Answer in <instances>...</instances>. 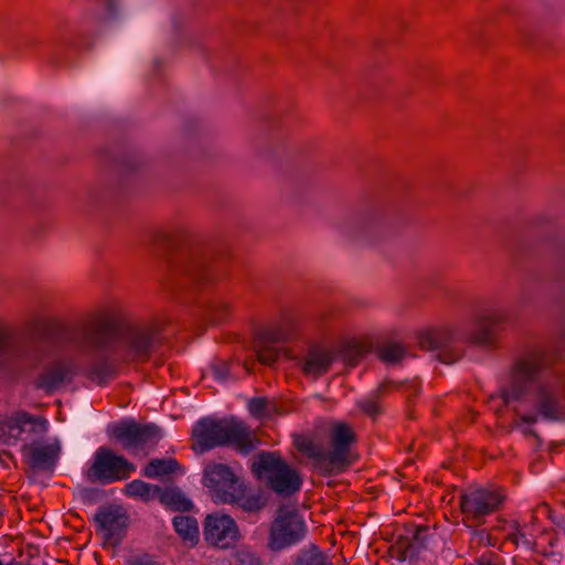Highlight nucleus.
I'll return each mask as SVG.
<instances>
[{
	"label": "nucleus",
	"instance_id": "58836bf2",
	"mask_svg": "<svg viewBox=\"0 0 565 565\" xmlns=\"http://www.w3.org/2000/svg\"><path fill=\"white\" fill-rule=\"evenodd\" d=\"M512 536L515 540V542H519L520 539H525V535L521 533L520 530H518L516 533L512 534Z\"/></svg>",
	"mask_w": 565,
	"mask_h": 565
},
{
	"label": "nucleus",
	"instance_id": "f03ea898",
	"mask_svg": "<svg viewBox=\"0 0 565 565\" xmlns=\"http://www.w3.org/2000/svg\"><path fill=\"white\" fill-rule=\"evenodd\" d=\"M557 360V350L531 345L514 358L509 379L500 388L503 403L515 404L514 426L525 436L539 439L530 425L540 418L557 422L565 416V376L554 370Z\"/></svg>",
	"mask_w": 565,
	"mask_h": 565
},
{
	"label": "nucleus",
	"instance_id": "b1692460",
	"mask_svg": "<svg viewBox=\"0 0 565 565\" xmlns=\"http://www.w3.org/2000/svg\"><path fill=\"white\" fill-rule=\"evenodd\" d=\"M245 490H246V487L241 481V483L234 490L236 495H235V499H233L231 504H236L238 508H241L245 512L260 511L266 504V501L263 498V495L259 493L245 495Z\"/></svg>",
	"mask_w": 565,
	"mask_h": 565
},
{
	"label": "nucleus",
	"instance_id": "72a5a7b5",
	"mask_svg": "<svg viewBox=\"0 0 565 565\" xmlns=\"http://www.w3.org/2000/svg\"><path fill=\"white\" fill-rule=\"evenodd\" d=\"M470 565H499V564L494 561V555L492 553H489V554H483L475 563H472Z\"/></svg>",
	"mask_w": 565,
	"mask_h": 565
},
{
	"label": "nucleus",
	"instance_id": "39448f33",
	"mask_svg": "<svg viewBox=\"0 0 565 565\" xmlns=\"http://www.w3.org/2000/svg\"><path fill=\"white\" fill-rule=\"evenodd\" d=\"M114 353L122 362H145L160 343V331L156 323H126L114 321Z\"/></svg>",
	"mask_w": 565,
	"mask_h": 565
},
{
	"label": "nucleus",
	"instance_id": "1a4fd4ad",
	"mask_svg": "<svg viewBox=\"0 0 565 565\" xmlns=\"http://www.w3.org/2000/svg\"><path fill=\"white\" fill-rule=\"evenodd\" d=\"M505 493L500 488H478L460 495V509L466 520L476 524L484 522L486 516L501 509Z\"/></svg>",
	"mask_w": 565,
	"mask_h": 565
},
{
	"label": "nucleus",
	"instance_id": "a211bd4d",
	"mask_svg": "<svg viewBox=\"0 0 565 565\" xmlns=\"http://www.w3.org/2000/svg\"><path fill=\"white\" fill-rule=\"evenodd\" d=\"M334 361V354L321 347H311L301 360V371L306 376L319 377L327 373Z\"/></svg>",
	"mask_w": 565,
	"mask_h": 565
},
{
	"label": "nucleus",
	"instance_id": "c9c22d12",
	"mask_svg": "<svg viewBox=\"0 0 565 565\" xmlns=\"http://www.w3.org/2000/svg\"><path fill=\"white\" fill-rule=\"evenodd\" d=\"M131 565H161L160 563L153 561L152 558L146 556L141 558H137L131 562Z\"/></svg>",
	"mask_w": 565,
	"mask_h": 565
},
{
	"label": "nucleus",
	"instance_id": "393cba45",
	"mask_svg": "<svg viewBox=\"0 0 565 565\" xmlns=\"http://www.w3.org/2000/svg\"><path fill=\"white\" fill-rule=\"evenodd\" d=\"M159 500L163 505L174 511L185 512L192 509V502L178 488H168L164 490L160 488Z\"/></svg>",
	"mask_w": 565,
	"mask_h": 565
},
{
	"label": "nucleus",
	"instance_id": "412c9836",
	"mask_svg": "<svg viewBox=\"0 0 565 565\" xmlns=\"http://www.w3.org/2000/svg\"><path fill=\"white\" fill-rule=\"evenodd\" d=\"M399 385L392 381H383L376 390L372 391L367 396L358 401V407L367 416L375 417L381 414L382 396L390 390L397 388Z\"/></svg>",
	"mask_w": 565,
	"mask_h": 565
},
{
	"label": "nucleus",
	"instance_id": "f8f14e48",
	"mask_svg": "<svg viewBox=\"0 0 565 565\" xmlns=\"http://www.w3.org/2000/svg\"><path fill=\"white\" fill-rule=\"evenodd\" d=\"M202 482L214 502L232 503L236 495L234 490L241 480L227 465L210 462L204 467Z\"/></svg>",
	"mask_w": 565,
	"mask_h": 565
},
{
	"label": "nucleus",
	"instance_id": "423d86ee",
	"mask_svg": "<svg viewBox=\"0 0 565 565\" xmlns=\"http://www.w3.org/2000/svg\"><path fill=\"white\" fill-rule=\"evenodd\" d=\"M252 471L257 479H266L276 493L290 497L302 486L300 475L275 452L262 451L253 461Z\"/></svg>",
	"mask_w": 565,
	"mask_h": 565
},
{
	"label": "nucleus",
	"instance_id": "7ed1b4c3",
	"mask_svg": "<svg viewBox=\"0 0 565 565\" xmlns=\"http://www.w3.org/2000/svg\"><path fill=\"white\" fill-rule=\"evenodd\" d=\"M509 320V315L503 311H494L482 315L476 319L475 331L467 332L462 327H436L423 331L418 341L425 350H439V360L446 364L458 361L462 351L459 348L462 343L489 345L494 338V328Z\"/></svg>",
	"mask_w": 565,
	"mask_h": 565
},
{
	"label": "nucleus",
	"instance_id": "2f4dec72",
	"mask_svg": "<svg viewBox=\"0 0 565 565\" xmlns=\"http://www.w3.org/2000/svg\"><path fill=\"white\" fill-rule=\"evenodd\" d=\"M231 364L225 361L215 362L211 365V372L215 380L225 382L230 379Z\"/></svg>",
	"mask_w": 565,
	"mask_h": 565
},
{
	"label": "nucleus",
	"instance_id": "a878e982",
	"mask_svg": "<svg viewBox=\"0 0 565 565\" xmlns=\"http://www.w3.org/2000/svg\"><path fill=\"white\" fill-rule=\"evenodd\" d=\"M173 526L175 532L184 540L192 544L199 540V524L198 521L188 515H178L173 518Z\"/></svg>",
	"mask_w": 565,
	"mask_h": 565
},
{
	"label": "nucleus",
	"instance_id": "6ab92c4d",
	"mask_svg": "<svg viewBox=\"0 0 565 565\" xmlns=\"http://www.w3.org/2000/svg\"><path fill=\"white\" fill-rule=\"evenodd\" d=\"M180 271L188 281L196 285L199 288H204L213 280V275L210 268L201 257L185 260L182 264Z\"/></svg>",
	"mask_w": 565,
	"mask_h": 565
},
{
	"label": "nucleus",
	"instance_id": "c85d7f7f",
	"mask_svg": "<svg viewBox=\"0 0 565 565\" xmlns=\"http://www.w3.org/2000/svg\"><path fill=\"white\" fill-rule=\"evenodd\" d=\"M367 352L365 344L352 341L348 342L342 350V358L350 366H355Z\"/></svg>",
	"mask_w": 565,
	"mask_h": 565
},
{
	"label": "nucleus",
	"instance_id": "f3484780",
	"mask_svg": "<svg viewBox=\"0 0 565 565\" xmlns=\"http://www.w3.org/2000/svg\"><path fill=\"white\" fill-rule=\"evenodd\" d=\"M284 342L266 327L259 329L254 338V348L258 361L265 365L276 363L282 352Z\"/></svg>",
	"mask_w": 565,
	"mask_h": 565
},
{
	"label": "nucleus",
	"instance_id": "ddd939ff",
	"mask_svg": "<svg viewBox=\"0 0 565 565\" xmlns=\"http://www.w3.org/2000/svg\"><path fill=\"white\" fill-rule=\"evenodd\" d=\"M113 436L122 444L125 449H132L157 443L161 439L162 434L156 424H138L135 420H126L114 425Z\"/></svg>",
	"mask_w": 565,
	"mask_h": 565
},
{
	"label": "nucleus",
	"instance_id": "2eb2a0df",
	"mask_svg": "<svg viewBox=\"0 0 565 565\" xmlns=\"http://www.w3.org/2000/svg\"><path fill=\"white\" fill-rule=\"evenodd\" d=\"M238 534V527L230 515H207L204 524V536L210 544L220 548H227L235 544Z\"/></svg>",
	"mask_w": 565,
	"mask_h": 565
},
{
	"label": "nucleus",
	"instance_id": "473e14b6",
	"mask_svg": "<svg viewBox=\"0 0 565 565\" xmlns=\"http://www.w3.org/2000/svg\"><path fill=\"white\" fill-rule=\"evenodd\" d=\"M267 408V401L263 397H253L248 403V409L255 417L264 416Z\"/></svg>",
	"mask_w": 565,
	"mask_h": 565
},
{
	"label": "nucleus",
	"instance_id": "7c9ffc66",
	"mask_svg": "<svg viewBox=\"0 0 565 565\" xmlns=\"http://www.w3.org/2000/svg\"><path fill=\"white\" fill-rule=\"evenodd\" d=\"M405 356V348L401 343L391 342L380 350V359L386 363H397Z\"/></svg>",
	"mask_w": 565,
	"mask_h": 565
},
{
	"label": "nucleus",
	"instance_id": "f257e3e1",
	"mask_svg": "<svg viewBox=\"0 0 565 565\" xmlns=\"http://www.w3.org/2000/svg\"><path fill=\"white\" fill-rule=\"evenodd\" d=\"M29 331L33 341L17 347L13 355L33 367H41L34 379L35 388L53 394L78 375L99 386L115 379L116 367L108 359L98 358L84 367L68 351L71 348L82 352L111 350L115 330L114 319L108 315L95 313L75 324L36 319L30 322Z\"/></svg>",
	"mask_w": 565,
	"mask_h": 565
},
{
	"label": "nucleus",
	"instance_id": "aec40b11",
	"mask_svg": "<svg viewBox=\"0 0 565 565\" xmlns=\"http://www.w3.org/2000/svg\"><path fill=\"white\" fill-rule=\"evenodd\" d=\"M268 328L277 339H280L284 343L295 339L299 333V321L296 313L290 311L282 312L279 318L265 326Z\"/></svg>",
	"mask_w": 565,
	"mask_h": 565
},
{
	"label": "nucleus",
	"instance_id": "dca6fc26",
	"mask_svg": "<svg viewBox=\"0 0 565 565\" xmlns=\"http://www.w3.org/2000/svg\"><path fill=\"white\" fill-rule=\"evenodd\" d=\"M22 455L25 462L33 470H52L58 459L60 447L34 438L22 445Z\"/></svg>",
	"mask_w": 565,
	"mask_h": 565
},
{
	"label": "nucleus",
	"instance_id": "f704fd0d",
	"mask_svg": "<svg viewBox=\"0 0 565 565\" xmlns=\"http://www.w3.org/2000/svg\"><path fill=\"white\" fill-rule=\"evenodd\" d=\"M427 532L428 529L425 526L417 527L414 533V541L419 545H424Z\"/></svg>",
	"mask_w": 565,
	"mask_h": 565
},
{
	"label": "nucleus",
	"instance_id": "e433bc0d",
	"mask_svg": "<svg viewBox=\"0 0 565 565\" xmlns=\"http://www.w3.org/2000/svg\"><path fill=\"white\" fill-rule=\"evenodd\" d=\"M551 546H556L557 544L565 545V529L559 532L554 540L551 541Z\"/></svg>",
	"mask_w": 565,
	"mask_h": 565
},
{
	"label": "nucleus",
	"instance_id": "4c0bfd02",
	"mask_svg": "<svg viewBox=\"0 0 565 565\" xmlns=\"http://www.w3.org/2000/svg\"><path fill=\"white\" fill-rule=\"evenodd\" d=\"M4 348H6V338H4L3 332L0 330V353L3 352Z\"/></svg>",
	"mask_w": 565,
	"mask_h": 565
},
{
	"label": "nucleus",
	"instance_id": "9d476101",
	"mask_svg": "<svg viewBox=\"0 0 565 565\" xmlns=\"http://www.w3.org/2000/svg\"><path fill=\"white\" fill-rule=\"evenodd\" d=\"M136 470V466L125 457L116 455L107 447H100L94 455V461L86 472L90 482L109 484L125 480Z\"/></svg>",
	"mask_w": 565,
	"mask_h": 565
},
{
	"label": "nucleus",
	"instance_id": "0eeeda50",
	"mask_svg": "<svg viewBox=\"0 0 565 565\" xmlns=\"http://www.w3.org/2000/svg\"><path fill=\"white\" fill-rule=\"evenodd\" d=\"M307 533L302 515L295 508H280L271 523L268 546L281 551L301 542Z\"/></svg>",
	"mask_w": 565,
	"mask_h": 565
},
{
	"label": "nucleus",
	"instance_id": "bb28decb",
	"mask_svg": "<svg viewBox=\"0 0 565 565\" xmlns=\"http://www.w3.org/2000/svg\"><path fill=\"white\" fill-rule=\"evenodd\" d=\"M295 565H332V563L321 548L310 545L298 552Z\"/></svg>",
	"mask_w": 565,
	"mask_h": 565
},
{
	"label": "nucleus",
	"instance_id": "4be33fe9",
	"mask_svg": "<svg viewBox=\"0 0 565 565\" xmlns=\"http://www.w3.org/2000/svg\"><path fill=\"white\" fill-rule=\"evenodd\" d=\"M298 449L313 460L317 470L323 475H333V468L329 465L328 452L310 439H303L297 444Z\"/></svg>",
	"mask_w": 565,
	"mask_h": 565
},
{
	"label": "nucleus",
	"instance_id": "6e6552de",
	"mask_svg": "<svg viewBox=\"0 0 565 565\" xmlns=\"http://www.w3.org/2000/svg\"><path fill=\"white\" fill-rule=\"evenodd\" d=\"M47 430V420L24 412L0 415V443L13 446L18 441L29 443L41 438Z\"/></svg>",
	"mask_w": 565,
	"mask_h": 565
},
{
	"label": "nucleus",
	"instance_id": "5701e85b",
	"mask_svg": "<svg viewBox=\"0 0 565 565\" xmlns=\"http://www.w3.org/2000/svg\"><path fill=\"white\" fill-rule=\"evenodd\" d=\"M124 492L129 498L140 499L143 502H149L156 498L159 499L160 487L136 479L125 486Z\"/></svg>",
	"mask_w": 565,
	"mask_h": 565
},
{
	"label": "nucleus",
	"instance_id": "cd10ccee",
	"mask_svg": "<svg viewBox=\"0 0 565 565\" xmlns=\"http://www.w3.org/2000/svg\"><path fill=\"white\" fill-rule=\"evenodd\" d=\"M175 459H152L143 468V475L148 478H157L173 473L179 468Z\"/></svg>",
	"mask_w": 565,
	"mask_h": 565
},
{
	"label": "nucleus",
	"instance_id": "ea45409f",
	"mask_svg": "<svg viewBox=\"0 0 565 565\" xmlns=\"http://www.w3.org/2000/svg\"><path fill=\"white\" fill-rule=\"evenodd\" d=\"M0 565H8V564H4V563L0 559Z\"/></svg>",
	"mask_w": 565,
	"mask_h": 565
},
{
	"label": "nucleus",
	"instance_id": "c756f323",
	"mask_svg": "<svg viewBox=\"0 0 565 565\" xmlns=\"http://www.w3.org/2000/svg\"><path fill=\"white\" fill-rule=\"evenodd\" d=\"M231 313V305L223 299H214L207 309V316L212 323L224 321Z\"/></svg>",
	"mask_w": 565,
	"mask_h": 565
},
{
	"label": "nucleus",
	"instance_id": "20e7f679",
	"mask_svg": "<svg viewBox=\"0 0 565 565\" xmlns=\"http://www.w3.org/2000/svg\"><path fill=\"white\" fill-rule=\"evenodd\" d=\"M192 439L193 449L199 452L231 446L238 452L247 455L256 449L258 444L249 427L235 418L204 417L194 425Z\"/></svg>",
	"mask_w": 565,
	"mask_h": 565
},
{
	"label": "nucleus",
	"instance_id": "9b49d317",
	"mask_svg": "<svg viewBox=\"0 0 565 565\" xmlns=\"http://www.w3.org/2000/svg\"><path fill=\"white\" fill-rule=\"evenodd\" d=\"M330 450L327 460L334 473L344 471L354 461L351 448L356 443V434L344 422H334L329 428Z\"/></svg>",
	"mask_w": 565,
	"mask_h": 565
},
{
	"label": "nucleus",
	"instance_id": "4468645a",
	"mask_svg": "<svg viewBox=\"0 0 565 565\" xmlns=\"http://www.w3.org/2000/svg\"><path fill=\"white\" fill-rule=\"evenodd\" d=\"M94 520L103 533L105 546L116 547L121 543L128 525V515L121 508H103Z\"/></svg>",
	"mask_w": 565,
	"mask_h": 565
}]
</instances>
